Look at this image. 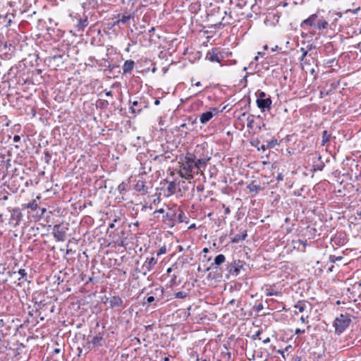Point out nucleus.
Segmentation results:
<instances>
[{"label": "nucleus", "mask_w": 361, "mask_h": 361, "mask_svg": "<svg viewBox=\"0 0 361 361\" xmlns=\"http://www.w3.org/2000/svg\"><path fill=\"white\" fill-rule=\"evenodd\" d=\"M329 25V22L324 17L320 16L319 12L310 15L307 18L303 20L300 25L303 30L314 28L319 31L327 29Z\"/></svg>", "instance_id": "1"}, {"label": "nucleus", "mask_w": 361, "mask_h": 361, "mask_svg": "<svg viewBox=\"0 0 361 361\" xmlns=\"http://www.w3.org/2000/svg\"><path fill=\"white\" fill-rule=\"evenodd\" d=\"M195 153L188 152L183 159H182V165L180 166L178 173L181 178L186 180H191L195 174L194 164Z\"/></svg>", "instance_id": "2"}, {"label": "nucleus", "mask_w": 361, "mask_h": 361, "mask_svg": "<svg viewBox=\"0 0 361 361\" xmlns=\"http://www.w3.org/2000/svg\"><path fill=\"white\" fill-rule=\"evenodd\" d=\"M211 159V157L208 154H202L198 155V151L195 149V159H194V164L195 169V173H201L202 174V170H204L207 167V162Z\"/></svg>", "instance_id": "3"}, {"label": "nucleus", "mask_w": 361, "mask_h": 361, "mask_svg": "<svg viewBox=\"0 0 361 361\" xmlns=\"http://www.w3.org/2000/svg\"><path fill=\"white\" fill-rule=\"evenodd\" d=\"M351 322L350 318L348 315L341 314L336 317L334 322L335 333L338 335L341 334L349 326Z\"/></svg>", "instance_id": "4"}, {"label": "nucleus", "mask_w": 361, "mask_h": 361, "mask_svg": "<svg viewBox=\"0 0 361 361\" xmlns=\"http://www.w3.org/2000/svg\"><path fill=\"white\" fill-rule=\"evenodd\" d=\"M68 228L61 224H56L53 228V235L56 240L64 241L66 240V232Z\"/></svg>", "instance_id": "5"}, {"label": "nucleus", "mask_w": 361, "mask_h": 361, "mask_svg": "<svg viewBox=\"0 0 361 361\" xmlns=\"http://www.w3.org/2000/svg\"><path fill=\"white\" fill-rule=\"evenodd\" d=\"M206 58L211 62L220 63L222 61L224 56L218 48H213L207 53Z\"/></svg>", "instance_id": "6"}, {"label": "nucleus", "mask_w": 361, "mask_h": 361, "mask_svg": "<svg viewBox=\"0 0 361 361\" xmlns=\"http://www.w3.org/2000/svg\"><path fill=\"white\" fill-rule=\"evenodd\" d=\"M257 105L262 111H269L272 104L270 96H268L266 99H257Z\"/></svg>", "instance_id": "7"}, {"label": "nucleus", "mask_w": 361, "mask_h": 361, "mask_svg": "<svg viewBox=\"0 0 361 361\" xmlns=\"http://www.w3.org/2000/svg\"><path fill=\"white\" fill-rule=\"evenodd\" d=\"M130 103L131 104V105L129 107L130 111L132 114H140L142 111L143 107H145V104L141 101H130Z\"/></svg>", "instance_id": "8"}, {"label": "nucleus", "mask_w": 361, "mask_h": 361, "mask_svg": "<svg viewBox=\"0 0 361 361\" xmlns=\"http://www.w3.org/2000/svg\"><path fill=\"white\" fill-rule=\"evenodd\" d=\"M176 214L175 212H167L165 216H164V221L166 224L169 226V227H173L176 223Z\"/></svg>", "instance_id": "9"}, {"label": "nucleus", "mask_w": 361, "mask_h": 361, "mask_svg": "<svg viewBox=\"0 0 361 361\" xmlns=\"http://www.w3.org/2000/svg\"><path fill=\"white\" fill-rule=\"evenodd\" d=\"M157 260L158 259L154 257L147 258L142 265V268L146 270V271L144 272L145 275L147 274V272L150 271L153 269V267L157 263Z\"/></svg>", "instance_id": "10"}, {"label": "nucleus", "mask_w": 361, "mask_h": 361, "mask_svg": "<svg viewBox=\"0 0 361 361\" xmlns=\"http://www.w3.org/2000/svg\"><path fill=\"white\" fill-rule=\"evenodd\" d=\"M212 110H213V111H206V112L202 113L200 116V121L201 123H202V124L207 123L214 116V114L213 112H215L216 114L218 112L217 109L216 108H213Z\"/></svg>", "instance_id": "11"}, {"label": "nucleus", "mask_w": 361, "mask_h": 361, "mask_svg": "<svg viewBox=\"0 0 361 361\" xmlns=\"http://www.w3.org/2000/svg\"><path fill=\"white\" fill-rule=\"evenodd\" d=\"M333 241L336 245H343L347 243L346 235L343 233H338L334 236Z\"/></svg>", "instance_id": "12"}, {"label": "nucleus", "mask_w": 361, "mask_h": 361, "mask_svg": "<svg viewBox=\"0 0 361 361\" xmlns=\"http://www.w3.org/2000/svg\"><path fill=\"white\" fill-rule=\"evenodd\" d=\"M226 260V257L224 255L219 254L214 258V262L211 264L210 267L207 269V271H209L212 269H214L216 266H219L223 264Z\"/></svg>", "instance_id": "13"}, {"label": "nucleus", "mask_w": 361, "mask_h": 361, "mask_svg": "<svg viewBox=\"0 0 361 361\" xmlns=\"http://www.w3.org/2000/svg\"><path fill=\"white\" fill-rule=\"evenodd\" d=\"M241 268L242 265L240 264V262L238 263L234 262L230 264L229 272L233 276H238Z\"/></svg>", "instance_id": "14"}, {"label": "nucleus", "mask_w": 361, "mask_h": 361, "mask_svg": "<svg viewBox=\"0 0 361 361\" xmlns=\"http://www.w3.org/2000/svg\"><path fill=\"white\" fill-rule=\"evenodd\" d=\"M134 66L135 62L133 60L126 61L122 66L123 73H130L134 68Z\"/></svg>", "instance_id": "15"}, {"label": "nucleus", "mask_w": 361, "mask_h": 361, "mask_svg": "<svg viewBox=\"0 0 361 361\" xmlns=\"http://www.w3.org/2000/svg\"><path fill=\"white\" fill-rule=\"evenodd\" d=\"M265 293L267 296H279L281 295V292L275 289L274 285H268L266 287Z\"/></svg>", "instance_id": "16"}, {"label": "nucleus", "mask_w": 361, "mask_h": 361, "mask_svg": "<svg viewBox=\"0 0 361 361\" xmlns=\"http://www.w3.org/2000/svg\"><path fill=\"white\" fill-rule=\"evenodd\" d=\"M123 300L119 296H113L110 298L109 304L111 307H121L123 305Z\"/></svg>", "instance_id": "17"}, {"label": "nucleus", "mask_w": 361, "mask_h": 361, "mask_svg": "<svg viewBox=\"0 0 361 361\" xmlns=\"http://www.w3.org/2000/svg\"><path fill=\"white\" fill-rule=\"evenodd\" d=\"M178 183L176 181H170L169 182L166 190H167V196H171L176 192V188L178 185Z\"/></svg>", "instance_id": "18"}, {"label": "nucleus", "mask_w": 361, "mask_h": 361, "mask_svg": "<svg viewBox=\"0 0 361 361\" xmlns=\"http://www.w3.org/2000/svg\"><path fill=\"white\" fill-rule=\"evenodd\" d=\"M247 235V231L243 230L241 231L240 234H237L233 238H232L231 242L232 243H238L240 241L244 240L246 238Z\"/></svg>", "instance_id": "19"}, {"label": "nucleus", "mask_w": 361, "mask_h": 361, "mask_svg": "<svg viewBox=\"0 0 361 361\" xmlns=\"http://www.w3.org/2000/svg\"><path fill=\"white\" fill-rule=\"evenodd\" d=\"M135 190L137 192L145 194L147 192V187L142 180H138L135 185Z\"/></svg>", "instance_id": "20"}, {"label": "nucleus", "mask_w": 361, "mask_h": 361, "mask_svg": "<svg viewBox=\"0 0 361 361\" xmlns=\"http://www.w3.org/2000/svg\"><path fill=\"white\" fill-rule=\"evenodd\" d=\"M131 18H134V16L130 14H124L114 23V25H118L119 23L126 24Z\"/></svg>", "instance_id": "21"}, {"label": "nucleus", "mask_w": 361, "mask_h": 361, "mask_svg": "<svg viewBox=\"0 0 361 361\" xmlns=\"http://www.w3.org/2000/svg\"><path fill=\"white\" fill-rule=\"evenodd\" d=\"M307 305V302L306 301L300 300L294 305V307L298 309L299 312H302L306 310Z\"/></svg>", "instance_id": "22"}, {"label": "nucleus", "mask_w": 361, "mask_h": 361, "mask_svg": "<svg viewBox=\"0 0 361 361\" xmlns=\"http://www.w3.org/2000/svg\"><path fill=\"white\" fill-rule=\"evenodd\" d=\"M152 293L156 295V298L158 300H161L164 297V288L159 286L154 289V290L152 291Z\"/></svg>", "instance_id": "23"}, {"label": "nucleus", "mask_w": 361, "mask_h": 361, "mask_svg": "<svg viewBox=\"0 0 361 361\" xmlns=\"http://www.w3.org/2000/svg\"><path fill=\"white\" fill-rule=\"evenodd\" d=\"M331 138V134H329L326 130H324L322 133V145L324 146L327 142H329Z\"/></svg>", "instance_id": "24"}, {"label": "nucleus", "mask_w": 361, "mask_h": 361, "mask_svg": "<svg viewBox=\"0 0 361 361\" xmlns=\"http://www.w3.org/2000/svg\"><path fill=\"white\" fill-rule=\"evenodd\" d=\"M247 188L249 189L250 192H255L257 194V193H258L259 190L261 189V187L259 185L251 183L247 185Z\"/></svg>", "instance_id": "25"}, {"label": "nucleus", "mask_w": 361, "mask_h": 361, "mask_svg": "<svg viewBox=\"0 0 361 361\" xmlns=\"http://www.w3.org/2000/svg\"><path fill=\"white\" fill-rule=\"evenodd\" d=\"M103 339V337L102 335L99 334V335H97L95 336H94L92 339V343L94 345H101V341H102Z\"/></svg>", "instance_id": "26"}, {"label": "nucleus", "mask_w": 361, "mask_h": 361, "mask_svg": "<svg viewBox=\"0 0 361 361\" xmlns=\"http://www.w3.org/2000/svg\"><path fill=\"white\" fill-rule=\"evenodd\" d=\"M109 106V102L104 99H99L97 102V106L101 109H106Z\"/></svg>", "instance_id": "27"}, {"label": "nucleus", "mask_w": 361, "mask_h": 361, "mask_svg": "<svg viewBox=\"0 0 361 361\" xmlns=\"http://www.w3.org/2000/svg\"><path fill=\"white\" fill-rule=\"evenodd\" d=\"M21 218V213L18 210H14L13 213L11 214V219L16 220V222H18Z\"/></svg>", "instance_id": "28"}, {"label": "nucleus", "mask_w": 361, "mask_h": 361, "mask_svg": "<svg viewBox=\"0 0 361 361\" xmlns=\"http://www.w3.org/2000/svg\"><path fill=\"white\" fill-rule=\"evenodd\" d=\"M18 273L20 276V277L18 279V280L24 279L26 281H27V273L25 269H20L18 271Z\"/></svg>", "instance_id": "29"}, {"label": "nucleus", "mask_w": 361, "mask_h": 361, "mask_svg": "<svg viewBox=\"0 0 361 361\" xmlns=\"http://www.w3.org/2000/svg\"><path fill=\"white\" fill-rule=\"evenodd\" d=\"M0 123L2 126H8L10 121L8 119L6 116H0Z\"/></svg>", "instance_id": "30"}, {"label": "nucleus", "mask_w": 361, "mask_h": 361, "mask_svg": "<svg viewBox=\"0 0 361 361\" xmlns=\"http://www.w3.org/2000/svg\"><path fill=\"white\" fill-rule=\"evenodd\" d=\"M4 326H5V322H4L3 319H0V341L4 338L5 335H6V334H4V330H3V327Z\"/></svg>", "instance_id": "31"}, {"label": "nucleus", "mask_w": 361, "mask_h": 361, "mask_svg": "<svg viewBox=\"0 0 361 361\" xmlns=\"http://www.w3.org/2000/svg\"><path fill=\"white\" fill-rule=\"evenodd\" d=\"M278 144L276 139H273L271 141L267 142L266 147L268 149L274 148Z\"/></svg>", "instance_id": "32"}, {"label": "nucleus", "mask_w": 361, "mask_h": 361, "mask_svg": "<svg viewBox=\"0 0 361 361\" xmlns=\"http://www.w3.org/2000/svg\"><path fill=\"white\" fill-rule=\"evenodd\" d=\"M27 208H30L32 211H35L38 208V204L35 200H32L27 204Z\"/></svg>", "instance_id": "33"}, {"label": "nucleus", "mask_w": 361, "mask_h": 361, "mask_svg": "<svg viewBox=\"0 0 361 361\" xmlns=\"http://www.w3.org/2000/svg\"><path fill=\"white\" fill-rule=\"evenodd\" d=\"M187 295H188V294L183 291H179V292H177L175 293V298H179V299L185 298L187 297Z\"/></svg>", "instance_id": "34"}, {"label": "nucleus", "mask_w": 361, "mask_h": 361, "mask_svg": "<svg viewBox=\"0 0 361 361\" xmlns=\"http://www.w3.org/2000/svg\"><path fill=\"white\" fill-rule=\"evenodd\" d=\"M314 166V171H322L324 167V162H321L319 164H314L313 165Z\"/></svg>", "instance_id": "35"}, {"label": "nucleus", "mask_w": 361, "mask_h": 361, "mask_svg": "<svg viewBox=\"0 0 361 361\" xmlns=\"http://www.w3.org/2000/svg\"><path fill=\"white\" fill-rule=\"evenodd\" d=\"M300 52H302V56H301V57L300 58V61H303V60H304V59L307 56V53H308V51H307V50H306L305 48L301 47V48L300 49Z\"/></svg>", "instance_id": "36"}, {"label": "nucleus", "mask_w": 361, "mask_h": 361, "mask_svg": "<svg viewBox=\"0 0 361 361\" xmlns=\"http://www.w3.org/2000/svg\"><path fill=\"white\" fill-rule=\"evenodd\" d=\"M167 250L166 246H162L159 248V250L157 252V255L159 257L160 255H162L166 252Z\"/></svg>", "instance_id": "37"}, {"label": "nucleus", "mask_w": 361, "mask_h": 361, "mask_svg": "<svg viewBox=\"0 0 361 361\" xmlns=\"http://www.w3.org/2000/svg\"><path fill=\"white\" fill-rule=\"evenodd\" d=\"M268 96L264 92L259 91L258 93L257 99H266Z\"/></svg>", "instance_id": "38"}, {"label": "nucleus", "mask_w": 361, "mask_h": 361, "mask_svg": "<svg viewBox=\"0 0 361 361\" xmlns=\"http://www.w3.org/2000/svg\"><path fill=\"white\" fill-rule=\"evenodd\" d=\"M260 334H261V331H259H259H257L255 333V334L252 335V338L253 340L260 339V338H259V335H260Z\"/></svg>", "instance_id": "39"}, {"label": "nucleus", "mask_w": 361, "mask_h": 361, "mask_svg": "<svg viewBox=\"0 0 361 361\" xmlns=\"http://www.w3.org/2000/svg\"><path fill=\"white\" fill-rule=\"evenodd\" d=\"M236 303L237 307H240V302L236 301L235 300L233 299L229 301L228 305H234Z\"/></svg>", "instance_id": "40"}, {"label": "nucleus", "mask_w": 361, "mask_h": 361, "mask_svg": "<svg viewBox=\"0 0 361 361\" xmlns=\"http://www.w3.org/2000/svg\"><path fill=\"white\" fill-rule=\"evenodd\" d=\"M154 300H155V297H154L152 295V296H149L147 298V303H151V302H154Z\"/></svg>", "instance_id": "41"}, {"label": "nucleus", "mask_w": 361, "mask_h": 361, "mask_svg": "<svg viewBox=\"0 0 361 361\" xmlns=\"http://www.w3.org/2000/svg\"><path fill=\"white\" fill-rule=\"evenodd\" d=\"M80 24L81 27H86L87 25V21L86 19L83 20H80Z\"/></svg>", "instance_id": "42"}, {"label": "nucleus", "mask_w": 361, "mask_h": 361, "mask_svg": "<svg viewBox=\"0 0 361 361\" xmlns=\"http://www.w3.org/2000/svg\"><path fill=\"white\" fill-rule=\"evenodd\" d=\"M277 353L280 354L284 359L286 358L285 350H278Z\"/></svg>", "instance_id": "43"}, {"label": "nucleus", "mask_w": 361, "mask_h": 361, "mask_svg": "<svg viewBox=\"0 0 361 361\" xmlns=\"http://www.w3.org/2000/svg\"><path fill=\"white\" fill-rule=\"evenodd\" d=\"M20 140V137L18 135H14L13 137V142H18Z\"/></svg>", "instance_id": "44"}, {"label": "nucleus", "mask_w": 361, "mask_h": 361, "mask_svg": "<svg viewBox=\"0 0 361 361\" xmlns=\"http://www.w3.org/2000/svg\"><path fill=\"white\" fill-rule=\"evenodd\" d=\"M305 333V330H301L300 329H296L295 331V334H302Z\"/></svg>", "instance_id": "45"}, {"label": "nucleus", "mask_w": 361, "mask_h": 361, "mask_svg": "<svg viewBox=\"0 0 361 361\" xmlns=\"http://www.w3.org/2000/svg\"><path fill=\"white\" fill-rule=\"evenodd\" d=\"M283 174H282V173H279V174H278V176H277V177H276V180H277L278 181H281V180H283Z\"/></svg>", "instance_id": "46"}, {"label": "nucleus", "mask_w": 361, "mask_h": 361, "mask_svg": "<svg viewBox=\"0 0 361 361\" xmlns=\"http://www.w3.org/2000/svg\"><path fill=\"white\" fill-rule=\"evenodd\" d=\"M88 61L92 63H94V62L97 61L96 59L94 57V56H90L88 58Z\"/></svg>", "instance_id": "47"}, {"label": "nucleus", "mask_w": 361, "mask_h": 361, "mask_svg": "<svg viewBox=\"0 0 361 361\" xmlns=\"http://www.w3.org/2000/svg\"><path fill=\"white\" fill-rule=\"evenodd\" d=\"M262 309H263V305H262V304H259V305L257 306V307H256V310H257V312L261 311Z\"/></svg>", "instance_id": "48"}, {"label": "nucleus", "mask_w": 361, "mask_h": 361, "mask_svg": "<svg viewBox=\"0 0 361 361\" xmlns=\"http://www.w3.org/2000/svg\"><path fill=\"white\" fill-rule=\"evenodd\" d=\"M61 350L59 348H55L52 353V355L60 353Z\"/></svg>", "instance_id": "49"}, {"label": "nucleus", "mask_w": 361, "mask_h": 361, "mask_svg": "<svg viewBox=\"0 0 361 361\" xmlns=\"http://www.w3.org/2000/svg\"><path fill=\"white\" fill-rule=\"evenodd\" d=\"M298 243H299L300 244H302V245H304V246H306V245H307V240H298Z\"/></svg>", "instance_id": "50"}, {"label": "nucleus", "mask_w": 361, "mask_h": 361, "mask_svg": "<svg viewBox=\"0 0 361 361\" xmlns=\"http://www.w3.org/2000/svg\"><path fill=\"white\" fill-rule=\"evenodd\" d=\"M6 15H1V14H0V20H1V19H2V20H3V23H4V22H5V19H6ZM0 23H2V21H1Z\"/></svg>", "instance_id": "51"}, {"label": "nucleus", "mask_w": 361, "mask_h": 361, "mask_svg": "<svg viewBox=\"0 0 361 361\" xmlns=\"http://www.w3.org/2000/svg\"><path fill=\"white\" fill-rule=\"evenodd\" d=\"M105 94L106 97H111L112 96V92L111 91H106Z\"/></svg>", "instance_id": "52"}, {"label": "nucleus", "mask_w": 361, "mask_h": 361, "mask_svg": "<svg viewBox=\"0 0 361 361\" xmlns=\"http://www.w3.org/2000/svg\"><path fill=\"white\" fill-rule=\"evenodd\" d=\"M269 342H270V338L269 337H267V338L263 340V343H265V344L269 343Z\"/></svg>", "instance_id": "53"}, {"label": "nucleus", "mask_w": 361, "mask_h": 361, "mask_svg": "<svg viewBox=\"0 0 361 361\" xmlns=\"http://www.w3.org/2000/svg\"><path fill=\"white\" fill-rule=\"evenodd\" d=\"M300 321H301L302 323H306V322H307V321H306L307 317L305 318V317H304L303 316H302V317H300Z\"/></svg>", "instance_id": "54"}, {"label": "nucleus", "mask_w": 361, "mask_h": 361, "mask_svg": "<svg viewBox=\"0 0 361 361\" xmlns=\"http://www.w3.org/2000/svg\"><path fill=\"white\" fill-rule=\"evenodd\" d=\"M291 348H292V346H291L290 345H287V346L285 348L284 350H285V351H288V350H289V349H291Z\"/></svg>", "instance_id": "55"}, {"label": "nucleus", "mask_w": 361, "mask_h": 361, "mask_svg": "<svg viewBox=\"0 0 361 361\" xmlns=\"http://www.w3.org/2000/svg\"><path fill=\"white\" fill-rule=\"evenodd\" d=\"M195 86L197 87H200L202 86V83L200 82H197L194 84Z\"/></svg>", "instance_id": "56"}, {"label": "nucleus", "mask_w": 361, "mask_h": 361, "mask_svg": "<svg viewBox=\"0 0 361 361\" xmlns=\"http://www.w3.org/2000/svg\"><path fill=\"white\" fill-rule=\"evenodd\" d=\"M260 148H261L262 150H264V151L266 149H267V148L266 147V145H262L261 146V147H260Z\"/></svg>", "instance_id": "57"}, {"label": "nucleus", "mask_w": 361, "mask_h": 361, "mask_svg": "<svg viewBox=\"0 0 361 361\" xmlns=\"http://www.w3.org/2000/svg\"><path fill=\"white\" fill-rule=\"evenodd\" d=\"M159 103H160V102H159V99H156V100L154 101V104H155V105H159Z\"/></svg>", "instance_id": "58"}, {"label": "nucleus", "mask_w": 361, "mask_h": 361, "mask_svg": "<svg viewBox=\"0 0 361 361\" xmlns=\"http://www.w3.org/2000/svg\"><path fill=\"white\" fill-rule=\"evenodd\" d=\"M109 228H114V224L111 223V224H109Z\"/></svg>", "instance_id": "59"}, {"label": "nucleus", "mask_w": 361, "mask_h": 361, "mask_svg": "<svg viewBox=\"0 0 361 361\" xmlns=\"http://www.w3.org/2000/svg\"><path fill=\"white\" fill-rule=\"evenodd\" d=\"M155 30V28L154 27H152L149 30V32H154Z\"/></svg>", "instance_id": "60"}, {"label": "nucleus", "mask_w": 361, "mask_h": 361, "mask_svg": "<svg viewBox=\"0 0 361 361\" xmlns=\"http://www.w3.org/2000/svg\"><path fill=\"white\" fill-rule=\"evenodd\" d=\"M225 213H226V214H229V213H230V209H229V208H226V210H225Z\"/></svg>", "instance_id": "61"}, {"label": "nucleus", "mask_w": 361, "mask_h": 361, "mask_svg": "<svg viewBox=\"0 0 361 361\" xmlns=\"http://www.w3.org/2000/svg\"><path fill=\"white\" fill-rule=\"evenodd\" d=\"M164 209H159V210H157V212L159 213H164Z\"/></svg>", "instance_id": "62"}, {"label": "nucleus", "mask_w": 361, "mask_h": 361, "mask_svg": "<svg viewBox=\"0 0 361 361\" xmlns=\"http://www.w3.org/2000/svg\"><path fill=\"white\" fill-rule=\"evenodd\" d=\"M181 218H182V214H178V219H179V221H180V222H181V221H182Z\"/></svg>", "instance_id": "63"}, {"label": "nucleus", "mask_w": 361, "mask_h": 361, "mask_svg": "<svg viewBox=\"0 0 361 361\" xmlns=\"http://www.w3.org/2000/svg\"><path fill=\"white\" fill-rule=\"evenodd\" d=\"M295 361H301V357H295Z\"/></svg>", "instance_id": "64"}]
</instances>
